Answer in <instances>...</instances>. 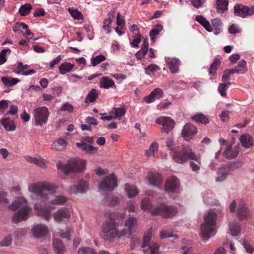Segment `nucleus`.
Wrapping results in <instances>:
<instances>
[{"mask_svg": "<svg viewBox=\"0 0 254 254\" xmlns=\"http://www.w3.org/2000/svg\"><path fill=\"white\" fill-rule=\"evenodd\" d=\"M119 223L112 219H107L102 226V232L104 239L108 242H112L115 239L129 238L135 232L137 226V219L129 215L125 221L124 227L119 229Z\"/></svg>", "mask_w": 254, "mask_h": 254, "instance_id": "f257e3e1", "label": "nucleus"}, {"mask_svg": "<svg viewBox=\"0 0 254 254\" xmlns=\"http://www.w3.org/2000/svg\"><path fill=\"white\" fill-rule=\"evenodd\" d=\"M56 189V187L47 182H40L29 185L28 190L31 193V196L33 199L40 200V202L35 203L34 210L39 216L43 217L46 220L49 221L51 217L50 209L45 205L46 195L45 191H53Z\"/></svg>", "mask_w": 254, "mask_h": 254, "instance_id": "f03ea898", "label": "nucleus"}, {"mask_svg": "<svg viewBox=\"0 0 254 254\" xmlns=\"http://www.w3.org/2000/svg\"><path fill=\"white\" fill-rule=\"evenodd\" d=\"M8 208L12 211L18 209L12 217V222L18 223L27 220L31 212V208L27 204L26 199L22 197H17L12 204L8 206Z\"/></svg>", "mask_w": 254, "mask_h": 254, "instance_id": "7ed1b4c3", "label": "nucleus"}, {"mask_svg": "<svg viewBox=\"0 0 254 254\" xmlns=\"http://www.w3.org/2000/svg\"><path fill=\"white\" fill-rule=\"evenodd\" d=\"M217 214L212 211L206 212L204 215V222L201 225L200 235L204 240H208L216 233Z\"/></svg>", "mask_w": 254, "mask_h": 254, "instance_id": "20e7f679", "label": "nucleus"}, {"mask_svg": "<svg viewBox=\"0 0 254 254\" xmlns=\"http://www.w3.org/2000/svg\"><path fill=\"white\" fill-rule=\"evenodd\" d=\"M86 165L85 161L79 159H71L63 165L61 161L57 163V168L65 174L83 171Z\"/></svg>", "mask_w": 254, "mask_h": 254, "instance_id": "39448f33", "label": "nucleus"}, {"mask_svg": "<svg viewBox=\"0 0 254 254\" xmlns=\"http://www.w3.org/2000/svg\"><path fill=\"white\" fill-rule=\"evenodd\" d=\"M172 156L174 160L178 163H184L191 159L200 164V156L196 155L189 147H184L180 151L174 150Z\"/></svg>", "mask_w": 254, "mask_h": 254, "instance_id": "423d86ee", "label": "nucleus"}, {"mask_svg": "<svg viewBox=\"0 0 254 254\" xmlns=\"http://www.w3.org/2000/svg\"><path fill=\"white\" fill-rule=\"evenodd\" d=\"M152 232L151 230L144 233L143 243L141 245L142 251L144 254H158V245L153 242H150Z\"/></svg>", "mask_w": 254, "mask_h": 254, "instance_id": "0eeeda50", "label": "nucleus"}, {"mask_svg": "<svg viewBox=\"0 0 254 254\" xmlns=\"http://www.w3.org/2000/svg\"><path fill=\"white\" fill-rule=\"evenodd\" d=\"M49 111L45 106L37 107L34 110L33 116L36 126H43L47 122Z\"/></svg>", "mask_w": 254, "mask_h": 254, "instance_id": "6e6552de", "label": "nucleus"}, {"mask_svg": "<svg viewBox=\"0 0 254 254\" xmlns=\"http://www.w3.org/2000/svg\"><path fill=\"white\" fill-rule=\"evenodd\" d=\"M56 190L51 192L49 191L48 193L46 194L45 199V205L48 208L50 207V212L54 209V207L48 206V204L52 205H62L64 204L67 201V198L63 195L55 196L53 193Z\"/></svg>", "mask_w": 254, "mask_h": 254, "instance_id": "1a4fd4ad", "label": "nucleus"}, {"mask_svg": "<svg viewBox=\"0 0 254 254\" xmlns=\"http://www.w3.org/2000/svg\"><path fill=\"white\" fill-rule=\"evenodd\" d=\"M153 215H160L163 217H169L177 213V208L173 206L161 205L152 210L151 212Z\"/></svg>", "mask_w": 254, "mask_h": 254, "instance_id": "9d476101", "label": "nucleus"}, {"mask_svg": "<svg viewBox=\"0 0 254 254\" xmlns=\"http://www.w3.org/2000/svg\"><path fill=\"white\" fill-rule=\"evenodd\" d=\"M117 186V180L114 174H111L103 180L99 184L101 191H112Z\"/></svg>", "mask_w": 254, "mask_h": 254, "instance_id": "9b49d317", "label": "nucleus"}, {"mask_svg": "<svg viewBox=\"0 0 254 254\" xmlns=\"http://www.w3.org/2000/svg\"><path fill=\"white\" fill-rule=\"evenodd\" d=\"M93 138L87 137L80 142H77L76 145L80 149L88 153H93L97 151V148L92 145Z\"/></svg>", "mask_w": 254, "mask_h": 254, "instance_id": "f8f14e48", "label": "nucleus"}, {"mask_svg": "<svg viewBox=\"0 0 254 254\" xmlns=\"http://www.w3.org/2000/svg\"><path fill=\"white\" fill-rule=\"evenodd\" d=\"M48 227L43 224H36L34 225L31 229L32 236L36 239L44 237L48 233Z\"/></svg>", "mask_w": 254, "mask_h": 254, "instance_id": "ddd939ff", "label": "nucleus"}, {"mask_svg": "<svg viewBox=\"0 0 254 254\" xmlns=\"http://www.w3.org/2000/svg\"><path fill=\"white\" fill-rule=\"evenodd\" d=\"M197 132L196 127L191 123L186 124L182 130V135L186 140H190Z\"/></svg>", "mask_w": 254, "mask_h": 254, "instance_id": "4468645a", "label": "nucleus"}, {"mask_svg": "<svg viewBox=\"0 0 254 254\" xmlns=\"http://www.w3.org/2000/svg\"><path fill=\"white\" fill-rule=\"evenodd\" d=\"M88 189V185L85 181L79 180L74 182L69 188L70 193L76 194L77 193H84Z\"/></svg>", "mask_w": 254, "mask_h": 254, "instance_id": "2eb2a0df", "label": "nucleus"}, {"mask_svg": "<svg viewBox=\"0 0 254 254\" xmlns=\"http://www.w3.org/2000/svg\"><path fill=\"white\" fill-rule=\"evenodd\" d=\"M156 122L163 126L162 131L166 133H168L174 127V122L170 117H161Z\"/></svg>", "mask_w": 254, "mask_h": 254, "instance_id": "dca6fc26", "label": "nucleus"}, {"mask_svg": "<svg viewBox=\"0 0 254 254\" xmlns=\"http://www.w3.org/2000/svg\"><path fill=\"white\" fill-rule=\"evenodd\" d=\"M252 214V211L249 209L247 204L244 201L239 202L237 210V216L240 220L247 219Z\"/></svg>", "mask_w": 254, "mask_h": 254, "instance_id": "f3484780", "label": "nucleus"}, {"mask_svg": "<svg viewBox=\"0 0 254 254\" xmlns=\"http://www.w3.org/2000/svg\"><path fill=\"white\" fill-rule=\"evenodd\" d=\"M71 212L69 209L66 208H61L58 209L53 214L54 220L58 222H61L65 219L70 218Z\"/></svg>", "mask_w": 254, "mask_h": 254, "instance_id": "a211bd4d", "label": "nucleus"}, {"mask_svg": "<svg viewBox=\"0 0 254 254\" xmlns=\"http://www.w3.org/2000/svg\"><path fill=\"white\" fill-rule=\"evenodd\" d=\"M253 10L251 9V7L242 4H237L234 7L236 15L243 18L252 15L253 14Z\"/></svg>", "mask_w": 254, "mask_h": 254, "instance_id": "6ab92c4d", "label": "nucleus"}, {"mask_svg": "<svg viewBox=\"0 0 254 254\" xmlns=\"http://www.w3.org/2000/svg\"><path fill=\"white\" fill-rule=\"evenodd\" d=\"M179 187L178 179L174 176H171L165 183V190L167 192H174L178 189Z\"/></svg>", "mask_w": 254, "mask_h": 254, "instance_id": "aec40b11", "label": "nucleus"}, {"mask_svg": "<svg viewBox=\"0 0 254 254\" xmlns=\"http://www.w3.org/2000/svg\"><path fill=\"white\" fill-rule=\"evenodd\" d=\"M108 17L103 22V29L108 34L111 32V24L115 16V10H111L108 13Z\"/></svg>", "mask_w": 254, "mask_h": 254, "instance_id": "412c9836", "label": "nucleus"}, {"mask_svg": "<svg viewBox=\"0 0 254 254\" xmlns=\"http://www.w3.org/2000/svg\"><path fill=\"white\" fill-rule=\"evenodd\" d=\"M165 59L171 72L174 73H177L179 70V66L180 64L179 60L169 57H165Z\"/></svg>", "mask_w": 254, "mask_h": 254, "instance_id": "4be33fe9", "label": "nucleus"}, {"mask_svg": "<svg viewBox=\"0 0 254 254\" xmlns=\"http://www.w3.org/2000/svg\"><path fill=\"white\" fill-rule=\"evenodd\" d=\"M147 178L149 184L153 187H159L162 183V177L157 173L150 172Z\"/></svg>", "mask_w": 254, "mask_h": 254, "instance_id": "5701e85b", "label": "nucleus"}, {"mask_svg": "<svg viewBox=\"0 0 254 254\" xmlns=\"http://www.w3.org/2000/svg\"><path fill=\"white\" fill-rule=\"evenodd\" d=\"M0 124L6 131H14L16 128L13 120L9 118L4 117L2 118Z\"/></svg>", "mask_w": 254, "mask_h": 254, "instance_id": "b1692460", "label": "nucleus"}, {"mask_svg": "<svg viewBox=\"0 0 254 254\" xmlns=\"http://www.w3.org/2000/svg\"><path fill=\"white\" fill-rule=\"evenodd\" d=\"M53 247L54 251L57 254H63L66 251V248L64 244L58 239H53Z\"/></svg>", "mask_w": 254, "mask_h": 254, "instance_id": "393cba45", "label": "nucleus"}, {"mask_svg": "<svg viewBox=\"0 0 254 254\" xmlns=\"http://www.w3.org/2000/svg\"><path fill=\"white\" fill-rule=\"evenodd\" d=\"M211 32H213L215 35H218L222 32V23L219 18H214L211 20Z\"/></svg>", "mask_w": 254, "mask_h": 254, "instance_id": "a878e982", "label": "nucleus"}, {"mask_svg": "<svg viewBox=\"0 0 254 254\" xmlns=\"http://www.w3.org/2000/svg\"><path fill=\"white\" fill-rule=\"evenodd\" d=\"M67 142L64 139L59 138L52 144V148L57 151H62L66 148Z\"/></svg>", "mask_w": 254, "mask_h": 254, "instance_id": "bb28decb", "label": "nucleus"}, {"mask_svg": "<svg viewBox=\"0 0 254 254\" xmlns=\"http://www.w3.org/2000/svg\"><path fill=\"white\" fill-rule=\"evenodd\" d=\"M242 166L241 163L239 162H231L227 164L218 168V173H221V170L228 171H233L236 170Z\"/></svg>", "mask_w": 254, "mask_h": 254, "instance_id": "cd10ccee", "label": "nucleus"}, {"mask_svg": "<svg viewBox=\"0 0 254 254\" xmlns=\"http://www.w3.org/2000/svg\"><path fill=\"white\" fill-rule=\"evenodd\" d=\"M100 87L106 89L109 88H116V85L113 80L108 77L104 76L100 79Z\"/></svg>", "mask_w": 254, "mask_h": 254, "instance_id": "c85d7f7f", "label": "nucleus"}, {"mask_svg": "<svg viewBox=\"0 0 254 254\" xmlns=\"http://www.w3.org/2000/svg\"><path fill=\"white\" fill-rule=\"evenodd\" d=\"M148 52V43L146 39H144L141 45V48L136 53L135 56L138 59L140 60L143 58Z\"/></svg>", "mask_w": 254, "mask_h": 254, "instance_id": "c756f323", "label": "nucleus"}, {"mask_svg": "<svg viewBox=\"0 0 254 254\" xmlns=\"http://www.w3.org/2000/svg\"><path fill=\"white\" fill-rule=\"evenodd\" d=\"M203 197L204 203L207 204L215 205L218 203V201L215 199L214 195L210 192H207L204 194Z\"/></svg>", "mask_w": 254, "mask_h": 254, "instance_id": "7c9ffc66", "label": "nucleus"}, {"mask_svg": "<svg viewBox=\"0 0 254 254\" xmlns=\"http://www.w3.org/2000/svg\"><path fill=\"white\" fill-rule=\"evenodd\" d=\"M192 120L197 123H200L202 124H207L209 123V121L207 117L201 113H196L191 118Z\"/></svg>", "mask_w": 254, "mask_h": 254, "instance_id": "2f4dec72", "label": "nucleus"}, {"mask_svg": "<svg viewBox=\"0 0 254 254\" xmlns=\"http://www.w3.org/2000/svg\"><path fill=\"white\" fill-rule=\"evenodd\" d=\"M238 151L236 149H232L231 146H227L223 152V155L228 159H232L238 155Z\"/></svg>", "mask_w": 254, "mask_h": 254, "instance_id": "473e14b6", "label": "nucleus"}, {"mask_svg": "<svg viewBox=\"0 0 254 254\" xmlns=\"http://www.w3.org/2000/svg\"><path fill=\"white\" fill-rule=\"evenodd\" d=\"M158 151V144L156 142L152 143L148 149L145 151L146 155L148 157H155Z\"/></svg>", "mask_w": 254, "mask_h": 254, "instance_id": "72a5a7b5", "label": "nucleus"}, {"mask_svg": "<svg viewBox=\"0 0 254 254\" xmlns=\"http://www.w3.org/2000/svg\"><path fill=\"white\" fill-rule=\"evenodd\" d=\"M241 142L242 145L247 148L252 146L253 144L251 136L248 134H245L241 136Z\"/></svg>", "mask_w": 254, "mask_h": 254, "instance_id": "f704fd0d", "label": "nucleus"}, {"mask_svg": "<svg viewBox=\"0 0 254 254\" xmlns=\"http://www.w3.org/2000/svg\"><path fill=\"white\" fill-rule=\"evenodd\" d=\"M125 190L129 198L134 197L138 192L136 187L127 184L125 186Z\"/></svg>", "mask_w": 254, "mask_h": 254, "instance_id": "c9c22d12", "label": "nucleus"}, {"mask_svg": "<svg viewBox=\"0 0 254 254\" xmlns=\"http://www.w3.org/2000/svg\"><path fill=\"white\" fill-rule=\"evenodd\" d=\"M126 110L124 107L120 108L114 107L110 112V114H113L115 119L120 118L125 114Z\"/></svg>", "mask_w": 254, "mask_h": 254, "instance_id": "e433bc0d", "label": "nucleus"}, {"mask_svg": "<svg viewBox=\"0 0 254 254\" xmlns=\"http://www.w3.org/2000/svg\"><path fill=\"white\" fill-rule=\"evenodd\" d=\"M74 67V65L69 63L64 62L59 66V72L62 74H64L70 71Z\"/></svg>", "mask_w": 254, "mask_h": 254, "instance_id": "4c0bfd02", "label": "nucleus"}, {"mask_svg": "<svg viewBox=\"0 0 254 254\" xmlns=\"http://www.w3.org/2000/svg\"><path fill=\"white\" fill-rule=\"evenodd\" d=\"M1 81L6 86H12L19 82L18 79L9 77H3L1 78Z\"/></svg>", "mask_w": 254, "mask_h": 254, "instance_id": "58836bf2", "label": "nucleus"}, {"mask_svg": "<svg viewBox=\"0 0 254 254\" xmlns=\"http://www.w3.org/2000/svg\"><path fill=\"white\" fill-rule=\"evenodd\" d=\"M228 5V0H217L216 7L218 12H222L227 9Z\"/></svg>", "mask_w": 254, "mask_h": 254, "instance_id": "ea45409f", "label": "nucleus"}, {"mask_svg": "<svg viewBox=\"0 0 254 254\" xmlns=\"http://www.w3.org/2000/svg\"><path fill=\"white\" fill-rule=\"evenodd\" d=\"M98 93L95 89H92L88 94L85 99L86 103L94 102L98 97Z\"/></svg>", "mask_w": 254, "mask_h": 254, "instance_id": "a19ab883", "label": "nucleus"}, {"mask_svg": "<svg viewBox=\"0 0 254 254\" xmlns=\"http://www.w3.org/2000/svg\"><path fill=\"white\" fill-rule=\"evenodd\" d=\"M229 229L233 236H238L240 233V227L238 223H233L230 224Z\"/></svg>", "mask_w": 254, "mask_h": 254, "instance_id": "79ce46f5", "label": "nucleus"}, {"mask_svg": "<svg viewBox=\"0 0 254 254\" xmlns=\"http://www.w3.org/2000/svg\"><path fill=\"white\" fill-rule=\"evenodd\" d=\"M32 8V5L30 3H26L22 5L19 8V12L20 15L25 16L28 15Z\"/></svg>", "mask_w": 254, "mask_h": 254, "instance_id": "37998d69", "label": "nucleus"}, {"mask_svg": "<svg viewBox=\"0 0 254 254\" xmlns=\"http://www.w3.org/2000/svg\"><path fill=\"white\" fill-rule=\"evenodd\" d=\"M68 11L71 16L74 19L80 20L83 19V14L77 9H73L71 7L68 8Z\"/></svg>", "mask_w": 254, "mask_h": 254, "instance_id": "c03bdc74", "label": "nucleus"}, {"mask_svg": "<svg viewBox=\"0 0 254 254\" xmlns=\"http://www.w3.org/2000/svg\"><path fill=\"white\" fill-rule=\"evenodd\" d=\"M163 29V27L161 25H157L150 32V36L152 41H154L156 36L158 35L160 32Z\"/></svg>", "mask_w": 254, "mask_h": 254, "instance_id": "a18cd8bd", "label": "nucleus"}, {"mask_svg": "<svg viewBox=\"0 0 254 254\" xmlns=\"http://www.w3.org/2000/svg\"><path fill=\"white\" fill-rule=\"evenodd\" d=\"M105 60L106 58L105 56L102 54H100L99 55L92 58L91 59V62L92 65L95 66Z\"/></svg>", "mask_w": 254, "mask_h": 254, "instance_id": "49530a36", "label": "nucleus"}, {"mask_svg": "<svg viewBox=\"0 0 254 254\" xmlns=\"http://www.w3.org/2000/svg\"><path fill=\"white\" fill-rule=\"evenodd\" d=\"M78 254H97L95 250L91 248L82 247L78 250Z\"/></svg>", "mask_w": 254, "mask_h": 254, "instance_id": "de8ad7c7", "label": "nucleus"}, {"mask_svg": "<svg viewBox=\"0 0 254 254\" xmlns=\"http://www.w3.org/2000/svg\"><path fill=\"white\" fill-rule=\"evenodd\" d=\"M160 68L155 64H151L145 68V73L148 75L154 74L155 72L159 70Z\"/></svg>", "mask_w": 254, "mask_h": 254, "instance_id": "09e8293b", "label": "nucleus"}, {"mask_svg": "<svg viewBox=\"0 0 254 254\" xmlns=\"http://www.w3.org/2000/svg\"><path fill=\"white\" fill-rule=\"evenodd\" d=\"M231 84L230 82H227L226 83H222L220 84L218 87V91L222 96H226V90L227 88L229 87V86Z\"/></svg>", "mask_w": 254, "mask_h": 254, "instance_id": "8fccbe9b", "label": "nucleus"}, {"mask_svg": "<svg viewBox=\"0 0 254 254\" xmlns=\"http://www.w3.org/2000/svg\"><path fill=\"white\" fill-rule=\"evenodd\" d=\"M217 174L221 175L216 178V181L220 182L224 181L227 177L229 173L228 171L221 170V173H218V170H217Z\"/></svg>", "mask_w": 254, "mask_h": 254, "instance_id": "3c124183", "label": "nucleus"}, {"mask_svg": "<svg viewBox=\"0 0 254 254\" xmlns=\"http://www.w3.org/2000/svg\"><path fill=\"white\" fill-rule=\"evenodd\" d=\"M221 62L219 60L216 59L211 64L209 71V74L214 75L215 70L220 65Z\"/></svg>", "mask_w": 254, "mask_h": 254, "instance_id": "603ef678", "label": "nucleus"}, {"mask_svg": "<svg viewBox=\"0 0 254 254\" xmlns=\"http://www.w3.org/2000/svg\"><path fill=\"white\" fill-rule=\"evenodd\" d=\"M13 71L16 74H21L23 75H28L30 74H32L35 73V70L34 69H29L28 70L25 71H22L21 68H18V65L17 64V67L15 68Z\"/></svg>", "mask_w": 254, "mask_h": 254, "instance_id": "864d4df0", "label": "nucleus"}, {"mask_svg": "<svg viewBox=\"0 0 254 254\" xmlns=\"http://www.w3.org/2000/svg\"><path fill=\"white\" fill-rule=\"evenodd\" d=\"M151 95L154 97V99H159L163 95L162 90L159 88H156L151 92Z\"/></svg>", "mask_w": 254, "mask_h": 254, "instance_id": "5fc2aeb1", "label": "nucleus"}, {"mask_svg": "<svg viewBox=\"0 0 254 254\" xmlns=\"http://www.w3.org/2000/svg\"><path fill=\"white\" fill-rule=\"evenodd\" d=\"M12 242L10 235L5 236L1 241H0V247L9 246Z\"/></svg>", "mask_w": 254, "mask_h": 254, "instance_id": "6e6d98bb", "label": "nucleus"}, {"mask_svg": "<svg viewBox=\"0 0 254 254\" xmlns=\"http://www.w3.org/2000/svg\"><path fill=\"white\" fill-rule=\"evenodd\" d=\"M6 52H11V50L9 49L2 50L0 53V65L3 64L6 62L7 58H6Z\"/></svg>", "mask_w": 254, "mask_h": 254, "instance_id": "4d7b16f0", "label": "nucleus"}, {"mask_svg": "<svg viewBox=\"0 0 254 254\" xmlns=\"http://www.w3.org/2000/svg\"><path fill=\"white\" fill-rule=\"evenodd\" d=\"M150 207V203L148 198L143 199L141 201V208L144 211L149 209Z\"/></svg>", "mask_w": 254, "mask_h": 254, "instance_id": "13d9d810", "label": "nucleus"}, {"mask_svg": "<svg viewBox=\"0 0 254 254\" xmlns=\"http://www.w3.org/2000/svg\"><path fill=\"white\" fill-rule=\"evenodd\" d=\"M134 35H135L133 36V39L131 42V45L132 47H138V44L141 41V35L139 34H136Z\"/></svg>", "mask_w": 254, "mask_h": 254, "instance_id": "bf43d9fd", "label": "nucleus"}, {"mask_svg": "<svg viewBox=\"0 0 254 254\" xmlns=\"http://www.w3.org/2000/svg\"><path fill=\"white\" fill-rule=\"evenodd\" d=\"M160 237L161 239H164L166 238H172L174 237L176 239L178 238V236L176 235H173L166 231H162L160 232Z\"/></svg>", "mask_w": 254, "mask_h": 254, "instance_id": "052dcab7", "label": "nucleus"}, {"mask_svg": "<svg viewBox=\"0 0 254 254\" xmlns=\"http://www.w3.org/2000/svg\"><path fill=\"white\" fill-rule=\"evenodd\" d=\"M9 201L6 197V194L0 191V205H5L8 203Z\"/></svg>", "mask_w": 254, "mask_h": 254, "instance_id": "680f3d73", "label": "nucleus"}, {"mask_svg": "<svg viewBox=\"0 0 254 254\" xmlns=\"http://www.w3.org/2000/svg\"><path fill=\"white\" fill-rule=\"evenodd\" d=\"M116 24L118 26L122 27L125 24L124 17L121 15L120 12L117 13Z\"/></svg>", "mask_w": 254, "mask_h": 254, "instance_id": "e2e57ef3", "label": "nucleus"}, {"mask_svg": "<svg viewBox=\"0 0 254 254\" xmlns=\"http://www.w3.org/2000/svg\"><path fill=\"white\" fill-rule=\"evenodd\" d=\"M70 229L67 228L65 232H59L58 235L63 238H66L68 240L70 239Z\"/></svg>", "mask_w": 254, "mask_h": 254, "instance_id": "0e129e2a", "label": "nucleus"}, {"mask_svg": "<svg viewBox=\"0 0 254 254\" xmlns=\"http://www.w3.org/2000/svg\"><path fill=\"white\" fill-rule=\"evenodd\" d=\"M73 106L68 103H66L63 105L61 108V111H67L71 113L73 111Z\"/></svg>", "mask_w": 254, "mask_h": 254, "instance_id": "69168bd1", "label": "nucleus"}, {"mask_svg": "<svg viewBox=\"0 0 254 254\" xmlns=\"http://www.w3.org/2000/svg\"><path fill=\"white\" fill-rule=\"evenodd\" d=\"M166 144L167 147L173 152L174 150H176V148L174 144V141L172 138H167L166 140Z\"/></svg>", "mask_w": 254, "mask_h": 254, "instance_id": "338daca9", "label": "nucleus"}, {"mask_svg": "<svg viewBox=\"0 0 254 254\" xmlns=\"http://www.w3.org/2000/svg\"><path fill=\"white\" fill-rule=\"evenodd\" d=\"M118 197L116 196L110 195L108 196L107 201L111 205H115L118 202Z\"/></svg>", "mask_w": 254, "mask_h": 254, "instance_id": "774afa93", "label": "nucleus"}]
</instances>
